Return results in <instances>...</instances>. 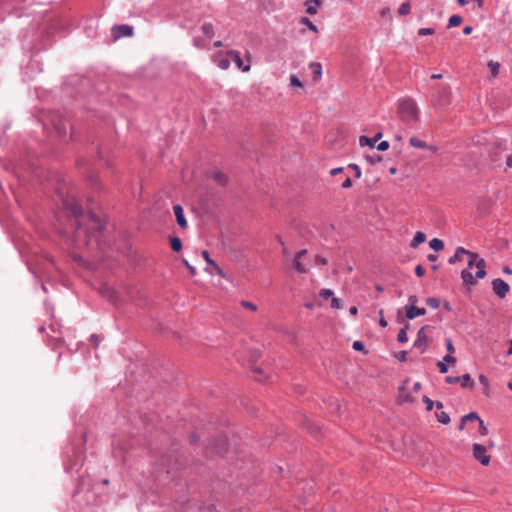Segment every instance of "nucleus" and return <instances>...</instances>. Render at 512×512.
<instances>
[{"label": "nucleus", "instance_id": "nucleus-1", "mask_svg": "<svg viewBox=\"0 0 512 512\" xmlns=\"http://www.w3.org/2000/svg\"><path fill=\"white\" fill-rule=\"evenodd\" d=\"M485 260L479 258L474 252L469 254L468 267L461 272V278L468 285H475L476 279H482L486 275Z\"/></svg>", "mask_w": 512, "mask_h": 512}, {"label": "nucleus", "instance_id": "nucleus-2", "mask_svg": "<svg viewBox=\"0 0 512 512\" xmlns=\"http://www.w3.org/2000/svg\"><path fill=\"white\" fill-rule=\"evenodd\" d=\"M397 114L405 123H414L419 119V108L417 103L411 98H405L399 101Z\"/></svg>", "mask_w": 512, "mask_h": 512}, {"label": "nucleus", "instance_id": "nucleus-3", "mask_svg": "<svg viewBox=\"0 0 512 512\" xmlns=\"http://www.w3.org/2000/svg\"><path fill=\"white\" fill-rule=\"evenodd\" d=\"M64 206L75 218L76 238H80L82 234L86 235V232L81 229V222L79 221V217L82 215L80 205L74 199H66L64 200Z\"/></svg>", "mask_w": 512, "mask_h": 512}, {"label": "nucleus", "instance_id": "nucleus-4", "mask_svg": "<svg viewBox=\"0 0 512 512\" xmlns=\"http://www.w3.org/2000/svg\"><path fill=\"white\" fill-rule=\"evenodd\" d=\"M473 456L484 466L490 463V455L487 454V449L483 445L477 443L473 444Z\"/></svg>", "mask_w": 512, "mask_h": 512}, {"label": "nucleus", "instance_id": "nucleus-5", "mask_svg": "<svg viewBox=\"0 0 512 512\" xmlns=\"http://www.w3.org/2000/svg\"><path fill=\"white\" fill-rule=\"evenodd\" d=\"M492 289L499 298H504L510 290V286L502 279L492 281Z\"/></svg>", "mask_w": 512, "mask_h": 512}, {"label": "nucleus", "instance_id": "nucleus-6", "mask_svg": "<svg viewBox=\"0 0 512 512\" xmlns=\"http://www.w3.org/2000/svg\"><path fill=\"white\" fill-rule=\"evenodd\" d=\"M112 36L115 40L121 37H130L133 35V27L127 24L116 25L112 27Z\"/></svg>", "mask_w": 512, "mask_h": 512}, {"label": "nucleus", "instance_id": "nucleus-7", "mask_svg": "<svg viewBox=\"0 0 512 512\" xmlns=\"http://www.w3.org/2000/svg\"><path fill=\"white\" fill-rule=\"evenodd\" d=\"M426 327H422L417 333V339L414 342V347L419 349L420 353H424L426 351V347L428 344V336L425 333Z\"/></svg>", "mask_w": 512, "mask_h": 512}, {"label": "nucleus", "instance_id": "nucleus-8", "mask_svg": "<svg viewBox=\"0 0 512 512\" xmlns=\"http://www.w3.org/2000/svg\"><path fill=\"white\" fill-rule=\"evenodd\" d=\"M451 103V91L448 87H443L437 96L436 104L440 107H445Z\"/></svg>", "mask_w": 512, "mask_h": 512}, {"label": "nucleus", "instance_id": "nucleus-9", "mask_svg": "<svg viewBox=\"0 0 512 512\" xmlns=\"http://www.w3.org/2000/svg\"><path fill=\"white\" fill-rule=\"evenodd\" d=\"M173 212H174V215L176 217L177 224L180 226V228L186 229L188 224H187V221L185 219L184 211H183L182 206L179 205V204H175L173 206Z\"/></svg>", "mask_w": 512, "mask_h": 512}, {"label": "nucleus", "instance_id": "nucleus-10", "mask_svg": "<svg viewBox=\"0 0 512 512\" xmlns=\"http://www.w3.org/2000/svg\"><path fill=\"white\" fill-rule=\"evenodd\" d=\"M307 251L305 249L299 251L294 258L293 267L298 273H306L307 268L302 263V258L306 255Z\"/></svg>", "mask_w": 512, "mask_h": 512}, {"label": "nucleus", "instance_id": "nucleus-11", "mask_svg": "<svg viewBox=\"0 0 512 512\" xmlns=\"http://www.w3.org/2000/svg\"><path fill=\"white\" fill-rule=\"evenodd\" d=\"M227 56H229V58H231V60L236 64V66L239 69H241L243 72H248L250 70L249 65H246V66L243 65V61H242L238 51L232 50L227 53Z\"/></svg>", "mask_w": 512, "mask_h": 512}, {"label": "nucleus", "instance_id": "nucleus-12", "mask_svg": "<svg viewBox=\"0 0 512 512\" xmlns=\"http://www.w3.org/2000/svg\"><path fill=\"white\" fill-rule=\"evenodd\" d=\"M406 317L412 320L418 316H423L426 313L424 308H418L416 306H405Z\"/></svg>", "mask_w": 512, "mask_h": 512}, {"label": "nucleus", "instance_id": "nucleus-13", "mask_svg": "<svg viewBox=\"0 0 512 512\" xmlns=\"http://www.w3.org/2000/svg\"><path fill=\"white\" fill-rule=\"evenodd\" d=\"M202 257L211 266L212 270H209L210 273L215 272L219 276H224L222 269L210 258L207 250L202 251Z\"/></svg>", "mask_w": 512, "mask_h": 512}, {"label": "nucleus", "instance_id": "nucleus-14", "mask_svg": "<svg viewBox=\"0 0 512 512\" xmlns=\"http://www.w3.org/2000/svg\"><path fill=\"white\" fill-rule=\"evenodd\" d=\"M471 253V251L466 250L463 247H458L455 251V254L449 258L448 262L449 264H455L458 261H462L463 255H467L469 257V254Z\"/></svg>", "mask_w": 512, "mask_h": 512}, {"label": "nucleus", "instance_id": "nucleus-15", "mask_svg": "<svg viewBox=\"0 0 512 512\" xmlns=\"http://www.w3.org/2000/svg\"><path fill=\"white\" fill-rule=\"evenodd\" d=\"M309 68L313 72V80L318 82L322 77V65L319 62H311Z\"/></svg>", "mask_w": 512, "mask_h": 512}, {"label": "nucleus", "instance_id": "nucleus-16", "mask_svg": "<svg viewBox=\"0 0 512 512\" xmlns=\"http://www.w3.org/2000/svg\"><path fill=\"white\" fill-rule=\"evenodd\" d=\"M409 143L412 147H415V148H421V149H430L432 151H435L436 148L433 147V146H428L426 142H424L423 140L417 138V137H411L409 139Z\"/></svg>", "mask_w": 512, "mask_h": 512}, {"label": "nucleus", "instance_id": "nucleus-17", "mask_svg": "<svg viewBox=\"0 0 512 512\" xmlns=\"http://www.w3.org/2000/svg\"><path fill=\"white\" fill-rule=\"evenodd\" d=\"M322 0H308L305 2L306 12L310 15L317 13V6L321 5Z\"/></svg>", "mask_w": 512, "mask_h": 512}, {"label": "nucleus", "instance_id": "nucleus-18", "mask_svg": "<svg viewBox=\"0 0 512 512\" xmlns=\"http://www.w3.org/2000/svg\"><path fill=\"white\" fill-rule=\"evenodd\" d=\"M426 240V236L423 232H416V234L414 235V238L412 239L411 243H410V247L411 248H416L419 244L425 242Z\"/></svg>", "mask_w": 512, "mask_h": 512}, {"label": "nucleus", "instance_id": "nucleus-19", "mask_svg": "<svg viewBox=\"0 0 512 512\" xmlns=\"http://www.w3.org/2000/svg\"><path fill=\"white\" fill-rule=\"evenodd\" d=\"M429 246L436 252H439L441 250H443L444 248V243L441 239H438V238H433L430 242H429Z\"/></svg>", "mask_w": 512, "mask_h": 512}, {"label": "nucleus", "instance_id": "nucleus-20", "mask_svg": "<svg viewBox=\"0 0 512 512\" xmlns=\"http://www.w3.org/2000/svg\"><path fill=\"white\" fill-rule=\"evenodd\" d=\"M102 293L104 294L105 297H107L112 302H116L118 299L117 293L110 287L104 288Z\"/></svg>", "mask_w": 512, "mask_h": 512}, {"label": "nucleus", "instance_id": "nucleus-21", "mask_svg": "<svg viewBox=\"0 0 512 512\" xmlns=\"http://www.w3.org/2000/svg\"><path fill=\"white\" fill-rule=\"evenodd\" d=\"M212 177L216 182H218L221 185H225L227 183V176L220 171H215L212 174Z\"/></svg>", "mask_w": 512, "mask_h": 512}, {"label": "nucleus", "instance_id": "nucleus-22", "mask_svg": "<svg viewBox=\"0 0 512 512\" xmlns=\"http://www.w3.org/2000/svg\"><path fill=\"white\" fill-rule=\"evenodd\" d=\"M375 143H376V139H372L367 136H361L359 138V144L362 147H364V146L374 147Z\"/></svg>", "mask_w": 512, "mask_h": 512}, {"label": "nucleus", "instance_id": "nucleus-23", "mask_svg": "<svg viewBox=\"0 0 512 512\" xmlns=\"http://www.w3.org/2000/svg\"><path fill=\"white\" fill-rule=\"evenodd\" d=\"M88 219H89V222L92 224L93 229L95 228L97 230H100L102 228V223H101L100 219L95 214H90Z\"/></svg>", "mask_w": 512, "mask_h": 512}, {"label": "nucleus", "instance_id": "nucleus-24", "mask_svg": "<svg viewBox=\"0 0 512 512\" xmlns=\"http://www.w3.org/2000/svg\"><path fill=\"white\" fill-rule=\"evenodd\" d=\"M408 324L406 323L405 326L400 329L399 333H398V336H397V340L400 342V343H406L408 341V337H407V329H408Z\"/></svg>", "mask_w": 512, "mask_h": 512}, {"label": "nucleus", "instance_id": "nucleus-25", "mask_svg": "<svg viewBox=\"0 0 512 512\" xmlns=\"http://www.w3.org/2000/svg\"><path fill=\"white\" fill-rule=\"evenodd\" d=\"M202 29V32L205 36H207L208 38H211L213 37L214 35V29H213V25L211 23H205L203 24V26L201 27Z\"/></svg>", "mask_w": 512, "mask_h": 512}, {"label": "nucleus", "instance_id": "nucleus-26", "mask_svg": "<svg viewBox=\"0 0 512 512\" xmlns=\"http://www.w3.org/2000/svg\"><path fill=\"white\" fill-rule=\"evenodd\" d=\"M462 23V17L459 15H452L448 21V28L459 26Z\"/></svg>", "mask_w": 512, "mask_h": 512}, {"label": "nucleus", "instance_id": "nucleus-27", "mask_svg": "<svg viewBox=\"0 0 512 512\" xmlns=\"http://www.w3.org/2000/svg\"><path fill=\"white\" fill-rule=\"evenodd\" d=\"M410 11H411V5L407 1V2H404L401 4V6L398 9V14L400 16H405V15H408L410 13Z\"/></svg>", "mask_w": 512, "mask_h": 512}, {"label": "nucleus", "instance_id": "nucleus-28", "mask_svg": "<svg viewBox=\"0 0 512 512\" xmlns=\"http://www.w3.org/2000/svg\"><path fill=\"white\" fill-rule=\"evenodd\" d=\"M170 244L173 251L178 252L182 249V242L181 239L178 237L171 238Z\"/></svg>", "mask_w": 512, "mask_h": 512}, {"label": "nucleus", "instance_id": "nucleus-29", "mask_svg": "<svg viewBox=\"0 0 512 512\" xmlns=\"http://www.w3.org/2000/svg\"><path fill=\"white\" fill-rule=\"evenodd\" d=\"M488 67L490 69L492 77H496L499 73L500 64L498 62L489 61Z\"/></svg>", "mask_w": 512, "mask_h": 512}, {"label": "nucleus", "instance_id": "nucleus-30", "mask_svg": "<svg viewBox=\"0 0 512 512\" xmlns=\"http://www.w3.org/2000/svg\"><path fill=\"white\" fill-rule=\"evenodd\" d=\"M461 378V385L463 387H473L474 381L472 380L470 374H464Z\"/></svg>", "mask_w": 512, "mask_h": 512}, {"label": "nucleus", "instance_id": "nucleus-31", "mask_svg": "<svg viewBox=\"0 0 512 512\" xmlns=\"http://www.w3.org/2000/svg\"><path fill=\"white\" fill-rule=\"evenodd\" d=\"M230 59L229 56H225V57H220V59L218 60V66L223 69V70H226L229 68L230 66Z\"/></svg>", "mask_w": 512, "mask_h": 512}, {"label": "nucleus", "instance_id": "nucleus-32", "mask_svg": "<svg viewBox=\"0 0 512 512\" xmlns=\"http://www.w3.org/2000/svg\"><path fill=\"white\" fill-rule=\"evenodd\" d=\"M436 417L438 419L439 422L443 423V424H449L450 423V417L449 415L444 412V411H441V412H437L436 413Z\"/></svg>", "mask_w": 512, "mask_h": 512}, {"label": "nucleus", "instance_id": "nucleus-33", "mask_svg": "<svg viewBox=\"0 0 512 512\" xmlns=\"http://www.w3.org/2000/svg\"><path fill=\"white\" fill-rule=\"evenodd\" d=\"M426 303L430 308L437 309L440 306V300L435 297H429L426 299Z\"/></svg>", "mask_w": 512, "mask_h": 512}, {"label": "nucleus", "instance_id": "nucleus-34", "mask_svg": "<svg viewBox=\"0 0 512 512\" xmlns=\"http://www.w3.org/2000/svg\"><path fill=\"white\" fill-rule=\"evenodd\" d=\"M301 23L302 24H305L311 31H314V32H317L318 29H317V26L314 25L308 18L306 17H303L301 19Z\"/></svg>", "mask_w": 512, "mask_h": 512}, {"label": "nucleus", "instance_id": "nucleus-35", "mask_svg": "<svg viewBox=\"0 0 512 512\" xmlns=\"http://www.w3.org/2000/svg\"><path fill=\"white\" fill-rule=\"evenodd\" d=\"M464 421H467V422H468V421H478V422H480V421H481V419H480V417L477 415V413H475V412H471V413H469V414H467V415H465V416H464Z\"/></svg>", "mask_w": 512, "mask_h": 512}, {"label": "nucleus", "instance_id": "nucleus-36", "mask_svg": "<svg viewBox=\"0 0 512 512\" xmlns=\"http://www.w3.org/2000/svg\"><path fill=\"white\" fill-rule=\"evenodd\" d=\"M333 291L330 290V289H322L320 292H319V296L323 299H328L330 297H333Z\"/></svg>", "mask_w": 512, "mask_h": 512}, {"label": "nucleus", "instance_id": "nucleus-37", "mask_svg": "<svg viewBox=\"0 0 512 512\" xmlns=\"http://www.w3.org/2000/svg\"><path fill=\"white\" fill-rule=\"evenodd\" d=\"M432 34H434L433 28H420L418 30V35H420V36L432 35Z\"/></svg>", "mask_w": 512, "mask_h": 512}, {"label": "nucleus", "instance_id": "nucleus-38", "mask_svg": "<svg viewBox=\"0 0 512 512\" xmlns=\"http://www.w3.org/2000/svg\"><path fill=\"white\" fill-rule=\"evenodd\" d=\"M290 85L291 86L302 87L301 81L295 75H291L290 76Z\"/></svg>", "mask_w": 512, "mask_h": 512}, {"label": "nucleus", "instance_id": "nucleus-39", "mask_svg": "<svg viewBox=\"0 0 512 512\" xmlns=\"http://www.w3.org/2000/svg\"><path fill=\"white\" fill-rule=\"evenodd\" d=\"M348 168H350V169H353V170H354V172H355V176H356L357 178H360V177H361V169H360V167H359L357 164H354V163L349 164V165H348Z\"/></svg>", "mask_w": 512, "mask_h": 512}, {"label": "nucleus", "instance_id": "nucleus-40", "mask_svg": "<svg viewBox=\"0 0 512 512\" xmlns=\"http://www.w3.org/2000/svg\"><path fill=\"white\" fill-rule=\"evenodd\" d=\"M423 401L426 404V409L428 411H431L433 409L434 402L430 398H428L427 396L423 397Z\"/></svg>", "mask_w": 512, "mask_h": 512}, {"label": "nucleus", "instance_id": "nucleus-41", "mask_svg": "<svg viewBox=\"0 0 512 512\" xmlns=\"http://www.w3.org/2000/svg\"><path fill=\"white\" fill-rule=\"evenodd\" d=\"M331 307L334 309H340V308H342V304L338 298L332 297Z\"/></svg>", "mask_w": 512, "mask_h": 512}, {"label": "nucleus", "instance_id": "nucleus-42", "mask_svg": "<svg viewBox=\"0 0 512 512\" xmlns=\"http://www.w3.org/2000/svg\"><path fill=\"white\" fill-rule=\"evenodd\" d=\"M460 380H461V378L458 376H448L445 379L446 383H448V384H456V383L460 382Z\"/></svg>", "mask_w": 512, "mask_h": 512}, {"label": "nucleus", "instance_id": "nucleus-43", "mask_svg": "<svg viewBox=\"0 0 512 512\" xmlns=\"http://www.w3.org/2000/svg\"><path fill=\"white\" fill-rule=\"evenodd\" d=\"M479 433L483 436L488 434V429L482 420L479 422Z\"/></svg>", "mask_w": 512, "mask_h": 512}, {"label": "nucleus", "instance_id": "nucleus-44", "mask_svg": "<svg viewBox=\"0 0 512 512\" xmlns=\"http://www.w3.org/2000/svg\"><path fill=\"white\" fill-rule=\"evenodd\" d=\"M242 306L251 310V311H256L257 310V307L255 304L251 303V302H248V301H242Z\"/></svg>", "mask_w": 512, "mask_h": 512}, {"label": "nucleus", "instance_id": "nucleus-45", "mask_svg": "<svg viewBox=\"0 0 512 512\" xmlns=\"http://www.w3.org/2000/svg\"><path fill=\"white\" fill-rule=\"evenodd\" d=\"M365 348L363 342L361 341H355L353 343V349L356 350V351H363Z\"/></svg>", "mask_w": 512, "mask_h": 512}, {"label": "nucleus", "instance_id": "nucleus-46", "mask_svg": "<svg viewBox=\"0 0 512 512\" xmlns=\"http://www.w3.org/2000/svg\"><path fill=\"white\" fill-rule=\"evenodd\" d=\"M437 367L439 369V372L442 374H445L448 371V367L444 362H438Z\"/></svg>", "mask_w": 512, "mask_h": 512}, {"label": "nucleus", "instance_id": "nucleus-47", "mask_svg": "<svg viewBox=\"0 0 512 512\" xmlns=\"http://www.w3.org/2000/svg\"><path fill=\"white\" fill-rule=\"evenodd\" d=\"M446 348H447V351L450 354H453L455 352V348H454L453 343H452V341L450 339L446 340Z\"/></svg>", "mask_w": 512, "mask_h": 512}, {"label": "nucleus", "instance_id": "nucleus-48", "mask_svg": "<svg viewBox=\"0 0 512 512\" xmlns=\"http://www.w3.org/2000/svg\"><path fill=\"white\" fill-rule=\"evenodd\" d=\"M389 148V143L387 141H382L378 144L377 149L379 151H385Z\"/></svg>", "mask_w": 512, "mask_h": 512}, {"label": "nucleus", "instance_id": "nucleus-49", "mask_svg": "<svg viewBox=\"0 0 512 512\" xmlns=\"http://www.w3.org/2000/svg\"><path fill=\"white\" fill-rule=\"evenodd\" d=\"M444 363L454 364L456 362V358L452 356L451 354H448L444 357Z\"/></svg>", "mask_w": 512, "mask_h": 512}, {"label": "nucleus", "instance_id": "nucleus-50", "mask_svg": "<svg viewBox=\"0 0 512 512\" xmlns=\"http://www.w3.org/2000/svg\"><path fill=\"white\" fill-rule=\"evenodd\" d=\"M185 266L188 268L191 276H194L196 274V269L194 266L190 265L189 262L187 260H183Z\"/></svg>", "mask_w": 512, "mask_h": 512}, {"label": "nucleus", "instance_id": "nucleus-51", "mask_svg": "<svg viewBox=\"0 0 512 512\" xmlns=\"http://www.w3.org/2000/svg\"><path fill=\"white\" fill-rule=\"evenodd\" d=\"M425 273V269L421 266V265H417L415 267V274L418 276V277H422Z\"/></svg>", "mask_w": 512, "mask_h": 512}, {"label": "nucleus", "instance_id": "nucleus-52", "mask_svg": "<svg viewBox=\"0 0 512 512\" xmlns=\"http://www.w3.org/2000/svg\"><path fill=\"white\" fill-rule=\"evenodd\" d=\"M315 263L317 265H326L327 264V260L324 257H321V256L317 255L315 257Z\"/></svg>", "mask_w": 512, "mask_h": 512}, {"label": "nucleus", "instance_id": "nucleus-53", "mask_svg": "<svg viewBox=\"0 0 512 512\" xmlns=\"http://www.w3.org/2000/svg\"><path fill=\"white\" fill-rule=\"evenodd\" d=\"M90 341L94 345L95 348H97L100 343V339L97 335H91Z\"/></svg>", "mask_w": 512, "mask_h": 512}, {"label": "nucleus", "instance_id": "nucleus-54", "mask_svg": "<svg viewBox=\"0 0 512 512\" xmlns=\"http://www.w3.org/2000/svg\"><path fill=\"white\" fill-rule=\"evenodd\" d=\"M407 352L406 351H400L396 354V358L400 361H406Z\"/></svg>", "mask_w": 512, "mask_h": 512}, {"label": "nucleus", "instance_id": "nucleus-55", "mask_svg": "<svg viewBox=\"0 0 512 512\" xmlns=\"http://www.w3.org/2000/svg\"><path fill=\"white\" fill-rule=\"evenodd\" d=\"M417 303V297L415 295H411L408 298V304L406 306H416Z\"/></svg>", "mask_w": 512, "mask_h": 512}, {"label": "nucleus", "instance_id": "nucleus-56", "mask_svg": "<svg viewBox=\"0 0 512 512\" xmlns=\"http://www.w3.org/2000/svg\"><path fill=\"white\" fill-rule=\"evenodd\" d=\"M379 315H380V320H379V324L382 326V327H386L388 324H387V321L383 318V310H380L379 311Z\"/></svg>", "mask_w": 512, "mask_h": 512}, {"label": "nucleus", "instance_id": "nucleus-57", "mask_svg": "<svg viewBox=\"0 0 512 512\" xmlns=\"http://www.w3.org/2000/svg\"><path fill=\"white\" fill-rule=\"evenodd\" d=\"M352 186V181L349 177H347L345 179V181L342 183V187L347 189V188H350Z\"/></svg>", "mask_w": 512, "mask_h": 512}, {"label": "nucleus", "instance_id": "nucleus-58", "mask_svg": "<svg viewBox=\"0 0 512 512\" xmlns=\"http://www.w3.org/2000/svg\"><path fill=\"white\" fill-rule=\"evenodd\" d=\"M342 172H343V168L342 167L333 168V169L330 170V174L332 176H335V175H337L339 173H342Z\"/></svg>", "mask_w": 512, "mask_h": 512}, {"label": "nucleus", "instance_id": "nucleus-59", "mask_svg": "<svg viewBox=\"0 0 512 512\" xmlns=\"http://www.w3.org/2000/svg\"><path fill=\"white\" fill-rule=\"evenodd\" d=\"M479 381H480V383H481V384H483V385H485V386H487V385H488V379H487V377H485L484 375H480V376H479Z\"/></svg>", "mask_w": 512, "mask_h": 512}, {"label": "nucleus", "instance_id": "nucleus-60", "mask_svg": "<svg viewBox=\"0 0 512 512\" xmlns=\"http://www.w3.org/2000/svg\"><path fill=\"white\" fill-rule=\"evenodd\" d=\"M472 30H473V28H472L471 26H466V27H464V29H463V33H464L465 35H469V34L472 32Z\"/></svg>", "mask_w": 512, "mask_h": 512}, {"label": "nucleus", "instance_id": "nucleus-61", "mask_svg": "<svg viewBox=\"0 0 512 512\" xmlns=\"http://www.w3.org/2000/svg\"><path fill=\"white\" fill-rule=\"evenodd\" d=\"M55 128H56V130H57L59 135L63 136V135L66 134L65 128H60L59 126H56Z\"/></svg>", "mask_w": 512, "mask_h": 512}, {"label": "nucleus", "instance_id": "nucleus-62", "mask_svg": "<svg viewBox=\"0 0 512 512\" xmlns=\"http://www.w3.org/2000/svg\"><path fill=\"white\" fill-rule=\"evenodd\" d=\"M506 165L507 167L511 168L512 167V156L509 155L507 156V159H506Z\"/></svg>", "mask_w": 512, "mask_h": 512}, {"label": "nucleus", "instance_id": "nucleus-63", "mask_svg": "<svg viewBox=\"0 0 512 512\" xmlns=\"http://www.w3.org/2000/svg\"><path fill=\"white\" fill-rule=\"evenodd\" d=\"M349 312H350L352 315H356V314H357V312H358V309H357V307H356V306H352V307H350Z\"/></svg>", "mask_w": 512, "mask_h": 512}, {"label": "nucleus", "instance_id": "nucleus-64", "mask_svg": "<svg viewBox=\"0 0 512 512\" xmlns=\"http://www.w3.org/2000/svg\"><path fill=\"white\" fill-rule=\"evenodd\" d=\"M509 345H510V347H509V349L507 351V355L510 356V355H512V340L509 341Z\"/></svg>", "mask_w": 512, "mask_h": 512}]
</instances>
